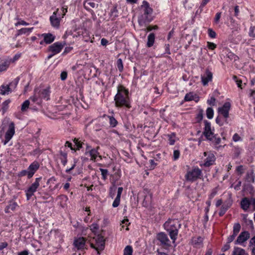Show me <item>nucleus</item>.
<instances>
[{
    "label": "nucleus",
    "mask_w": 255,
    "mask_h": 255,
    "mask_svg": "<svg viewBox=\"0 0 255 255\" xmlns=\"http://www.w3.org/2000/svg\"><path fill=\"white\" fill-rule=\"evenodd\" d=\"M115 104L117 107H130L128 96V90L123 85L118 87V92L115 96Z\"/></svg>",
    "instance_id": "obj_1"
},
{
    "label": "nucleus",
    "mask_w": 255,
    "mask_h": 255,
    "mask_svg": "<svg viewBox=\"0 0 255 255\" xmlns=\"http://www.w3.org/2000/svg\"><path fill=\"white\" fill-rule=\"evenodd\" d=\"M181 226L179 222L177 219H169L164 224V229L169 233V235L173 243L177 239L178 230Z\"/></svg>",
    "instance_id": "obj_2"
},
{
    "label": "nucleus",
    "mask_w": 255,
    "mask_h": 255,
    "mask_svg": "<svg viewBox=\"0 0 255 255\" xmlns=\"http://www.w3.org/2000/svg\"><path fill=\"white\" fill-rule=\"evenodd\" d=\"M140 15L138 19L140 25H142L146 22H149L152 19V9L149 6V3L146 1H143L140 6Z\"/></svg>",
    "instance_id": "obj_3"
},
{
    "label": "nucleus",
    "mask_w": 255,
    "mask_h": 255,
    "mask_svg": "<svg viewBox=\"0 0 255 255\" xmlns=\"http://www.w3.org/2000/svg\"><path fill=\"white\" fill-rule=\"evenodd\" d=\"M50 94V91L49 87L39 90L35 89L33 96L30 97L29 100L34 103L40 105L42 99L46 101L49 100Z\"/></svg>",
    "instance_id": "obj_4"
},
{
    "label": "nucleus",
    "mask_w": 255,
    "mask_h": 255,
    "mask_svg": "<svg viewBox=\"0 0 255 255\" xmlns=\"http://www.w3.org/2000/svg\"><path fill=\"white\" fill-rule=\"evenodd\" d=\"M89 242L92 248L94 249L100 254V251H103L105 248V240L103 237L97 235L89 240Z\"/></svg>",
    "instance_id": "obj_5"
},
{
    "label": "nucleus",
    "mask_w": 255,
    "mask_h": 255,
    "mask_svg": "<svg viewBox=\"0 0 255 255\" xmlns=\"http://www.w3.org/2000/svg\"><path fill=\"white\" fill-rule=\"evenodd\" d=\"M202 171L198 167H194L187 171L185 175L187 181L193 182L200 178Z\"/></svg>",
    "instance_id": "obj_6"
},
{
    "label": "nucleus",
    "mask_w": 255,
    "mask_h": 255,
    "mask_svg": "<svg viewBox=\"0 0 255 255\" xmlns=\"http://www.w3.org/2000/svg\"><path fill=\"white\" fill-rule=\"evenodd\" d=\"M41 178H36L34 182L25 190L26 198L27 200H30L34 193L37 191L40 185Z\"/></svg>",
    "instance_id": "obj_7"
},
{
    "label": "nucleus",
    "mask_w": 255,
    "mask_h": 255,
    "mask_svg": "<svg viewBox=\"0 0 255 255\" xmlns=\"http://www.w3.org/2000/svg\"><path fill=\"white\" fill-rule=\"evenodd\" d=\"M15 133V126L12 122L9 123L8 125V128L5 132L4 135V139L2 141L3 144H6L9 140L12 138Z\"/></svg>",
    "instance_id": "obj_8"
},
{
    "label": "nucleus",
    "mask_w": 255,
    "mask_h": 255,
    "mask_svg": "<svg viewBox=\"0 0 255 255\" xmlns=\"http://www.w3.org/2000/svg\"><path fill=\"white\" fill-rule=\"evenodd\" d=\"M204 123V135L207 139L212 140L214 137V128L211 127V123L207 121H205Z\"/></svg>",
    "instance_id": "obj_9"
},
{
    "label": "nucleus",
    "mask_w": 255,
    "mask_h": 255,
    "mask_svg": "<svg viewBox=\"0 0 255 255\" xmlns=\"http://www.w3.org/2000/svg\"><path fill=\"white\" fill-rule=\"evenodd\" d=\"M251 205L253 206V210H255V198L245 197L241 201V207L245 211L248 210Z\"/></svg>",
    "instance_id": "obj_10"
},
{
    "label": "nucleus",
    "mask_w": 255,
    "mask_h": 255,
    "mask_svg": "<svg viewBox=\"0 0 255 255\" xmlns=\"http://www.w3.org/2000/svg\"><path fill=\"white\" fill-rule=\"evenodd\" d=\"M202 158L204 161V165L205 166L213 165L216 159L214 154L211 152H205Z\"/></svg>",
    "instance_id": "obj_11"
},
{
    "label": "nucleus",
    "mask_w": 255,
    "mask_h": 255,
    "mask_svg": "<svg viewBox=\"0 0 255 255\" xmlns=\"http://www.w3.org/2000/svg\"><path fill=\"white\" fill-rule=\"evenodd\" d=\"M65 45V42H57L49 46L48 50L53 54H56L61 52Z\"/></svg>",
    "instance_id": "obj_12"
},
{
    "label": "nucleus",
    "mask_w": 255,
    "mask_h": 255,
    "mask_svg": "<svg viewBox=\"0 0 255 255\" xmlns=\"http://www.w3.org/2000/svg\"><path fill=\"white\" fill-rule=\"evenodd\" d=\"M156 239L160 242V244L165 247L170 246V241L167 235L163 232L158 233L156 236Z\"/></svg>",
    "instance_id": "obj_13"
},
{
    "label": "nucleus",
    "mask_w": 255,
    "mask_h": 255,
    "mask_svg": "<svg viewBox=\"0 0 255 255\" xmlns=\"http://www.w3.org/2000/svg\"><path fill=\"white\" fill-rule=\"evenodd\" d=\"M78 161L79 160L77 158H74L72 166L70 167H67L65 170V172L67 173H71L72 170L74 169H76V172L73 174V175H75L77 174H80L82 171V167H79V166H78L77 164Z\"/></svg>",
    "instance_id": "obj_14"
},
{
    "label": "nucleus",
    "mask_w": 255,
    "mask_h": 255,
    "mask_svg": "<svg viewBox=\"0 0 255 255\" xmlns=\"http://www.w3.org/2000/svg\"><path fill=\"white\" fill-rule=\"evenodd\" d=\"M250 238V233L247 231L242 232L235 242L236 244H239L245 247V243Z\"/></svg>",
    "instance_id": "obj_15"
},
{
    "label": "nucleus",
    "mask_w": 255,
    "mask_h": 255,
    "mask_svg": "<svg viewBox=\"0 0 255 255\" xmlns=\"http://www.w3.org/2000/svg\"><path fill=\"white\" fill-rule=\"evenodd\" d=\"M85 154L91 157V160L96 161L98 160V158L101 159V156L97 151V149L95 148L90 149L89 146L87 147Z\"/></svg>",
    "instance_id": "obj_16"
},
{
    "label": "nucleus",
    "mask_w": 255,
    "mask_h": 255,
    "mask_svg": "<svg viewBox=\"0 0 255 255\" xmlns=\"http://www.w3.org/2000/svg\"><path fill=\"white\" fill-rule=\"evenodd\" d=\"M213 74L208 69H206L205 72L201 75V81L203 86H207L208 83L212 80Z\"/></svg>",
    "instance_id": "obj_17"
},
{
    "label": "nucleus",
    "mask_w": 255,
    "mask_h": 255,
    "mask_svg": "<svg viewBox=\"0 0 255 255\" xmlns=\"http://www.w3.org/2000/svg\"><path fill=\"white\" fill-rule=\"evenodd\" d=\"M229 118V113H219L216 121V123L220 126L225 123H228Z\"/></svg>",
    "instance_id": "obj_18"
},
{
    "label": "nucleus",
    "mask_w": 255,
    "mask_h": 255,
    "mask_svg": "<svg viewBox=\"0 0 255 255\" xmlns=\"http://www.w3.org/2000/svg\"><path fill=\"white\" fill-rule=\"evenodd\" d=\"M39 36H41L43 38V40L39 42L40 44H43L44 42L46 44H50L54 41L55 38V36L49 33H43L41 35H39Z\"/></svg>",
    "instance_id": "obj_19"
},
{
    "label": "nucleus",
    "mask_w": 255,
    "mask_h": 255,
    "mask_svg": "<svg viewBox=\"0 0 255 255\" xmlns=\"http://www.w3.org/2000/svg\"><path fill=\"white\" fill-rule=\"evenodd\" d=\"M39 163L35 161L30 164L27 168L29 172V179L31 178L33 176L36 171L39 169Z\"/></svg>",
    "instance_id": "obj_20"
},
{
    "label": "nucleus",
    "mask_w": 255,
    "mask_h": 255,
    "mask_svg": "<svg viewBox=\"0 0 255 255\" xmlns=\"http://www.w3.org/2000/svg\"><path fill=\"white\" fill-rule=\"evenodd\" d=\"M58 9L53 13L52 15L50 17V20L51 25L55 27H58L60 24V19L56 17L57 14H59Z\"/></svg>",
    "instance_id": "obj_21"
},
{
    "label": "nucleus",
    "mask_w": 255,
    "mask_h": 255,
    "mask_svg": "<svg viewBox=\"0 0 255 255\" xmlns=\"http://www.w3.org/2000/svg\"><path fill=\"white\" fill-rule=\"evenodd\" d=\"M84 7L88 10L97 8L98 3L95 0H86L84 2Z\"/></svg>",
    "instance_id": "obj_22"
},
{
    "label": "nucleus",
    "mask_w": 255,
    "mask_h": 255,
    "mask_svg": "<svg viewBox=\"0 0 255 255\" xmlns=\"http://www.w3.org/2000/svg\"><path fill=\"white\" fill-rule=\"evenodd\" d=\"M11 61V60H9V59H0V72L7 69Z\"/></svg>",
    "instance_id": "obj_23"
},
{
    "label": "nucleus",
    "mask_w": 255,
    "mask_h": 255,
    "mask_svg": "<svg viewBox=\"0 0 255 255\" xmlns=\"http://www.w3.org/2000/svg\"><path fill=\"white\" fill-rule=\"evenodd\" d=\"M85 240L83 237H80L75 240L74 245L78 249H82L85 245Z\"/></svg>",
    "instance_id": "obj_24"
},
{
    "label": "nucleus",
    "mask_w": 255,
    "mask_h": 255,
    "mask_svg": "<svg viewBox=\"0 0 255 255\" xmlns=\"http://www.w3.org/2000/svg\"><path fill=\"white\" fill-rule=\"evenodd\" d=\"M74 143L75 145L76 146V148H74L72 146V143L69 141H66L65 143V146L69 147L71 148L72 150H75V149H80L82 147V143L79 141L78 139H75L74 140Z\"/></svg>",
    "instance_id": "obj_25"
},
{
    "label": "nucleus",
    "mask_w": 255,
    "mask_h": 255,
    "mask_svg": "<svg viewBox=\"0 0 255 255\" xmlns=\"http://www.w3.org/2000/svg\"><path fill=\"white\" fill-rule=\"evenodd\" d=\"M11 91V88L8 84H3L0 87V94L2 95H8Z\"/></svg>",
    "instance_id": "obj_26"
},
{
    "label": "nucleus",
    "mask_w": 255,
    "mask_h": 255,
    "mask_svg": "<svg viewBox=\"0 0 255 255\" xmlns=\"http://www.w3.org/2000/svg\"><path fill=\"white\" fill-rule=\"evenodd\" d=\"M165 136L167 137L168 143L170 145H174L176 141L177 140L176 134L174 132L167 134Z\"/></svg>",
    "instance_id": "obj_27"
},
{
    "label": "nucleus",
    "mask_w": 255,
    "mask_h": 255,
    "mask_svg": "<svg viewBox=\"0 0 255 255\" xmlns=\"http://www.w3.org/2000/svg\"><path fill=\"white\" fill-rule=\"evenodd\" d=\"M33 29V27L21 28L20 29H19L17 31L15 36H18L19 35L26 33L29 34L30 32H31Z\"/></svg>",
    "instance_id": "obj_28"
},
{
    "label": "nucleus",
    "mask_w": 255,
    "mask_h": 255,
    "mask_svg": "<svg viewBox=\"0 0 255 255\" xmlns=\"http://www.w3.org/2000/svg\"><path fill=\"white\" fill-rule=\"evenodd\" d=\"M203 239L201 237H194L192 239V243L196 247H200L202 246Z\"/></svg>",
    "instance_id": "obj_29"
},
{
    "label": "nucleus",
    "mask_w": 255,
    "mask_h": 255,
    "mask_svg": "<svg viewBox=\"0 0 255 255\" xmlns=\"http://www.w3.org/2000/svg\"><path fill=\"white\" fill-rule=\"evenodd\" d=\"M255 176L253 171H248L247 173L246 180L248 182L254 183L255 182Z\"/></svg>",
    "instance_id": "obj_30"
},
{
    "label": "nucleus",
    "mask_w": 255,
    "mask_h": 255,
    "mask_svg": "<svg viewBox=\"0 0 255 255\" xmlns=\"http://www.w3.org/2000/svg\"><path fill=\"white\" fill-rule=\"evenodd\" d=\"M232 255H248V254L246 253L245 250L241 248L235 247Z\"/></svg>",
    "instance_id": "obj_31"
},
{
    "label": "nucleus",
    "mask_w": 255,
    "mask_h": 255,
    "mask_svg": "<svg viewBox=\"0 0 255 255\" xmlns=\"http://www.w3.org/2000/svg\"><path fill=\"white\" fill-rule=\"evenodd\" d=\"M155 35L153 33H150L147 37V46L148 47H151L154 42Z\"/></svg>",
    "instance_id": "obj_32"
},
{
    "label": "nucleus",
    "mask_w": 255,
    "mask_h": 255,
    "mask_svg": "<svg viewBox=\"0 0 255 255\" xmlns=\"http://www.w3.org/2000/svg\"><path fill=\"white\" fill-rule=\"evenodd\" d=\"M60 159L61 163L65 166L67 163V154L66 152L61 151L60 154Z\"/></svg>",
    "instance_id": "obj_33"
},
{
    "label": "nucleus",
    "mask_w": 255,
    "mask_h": 255,
    "mask_svg": "<svg viewBox=\"0 0 255 255\" xmlns=\"http://www.w3.org/2000/svg\"><path fill=\"white\" fill-rule=\"evenodd\" d=\"M58 199L60 200V205L62 207H64L67 205V202L68 200L67 196L64 195H61L58 197Z\"/></svg>",
    "instance_id": "obj_34"
},
{
    "label": "nucleus",
    "mask_w": 255,
    "mask_h": 255,
    "mask_svg": "<svg viewBox=\"0 0 255 255\" xmlns=\"http://www.w3.org/2000/svg\"><path fill=\"white\" fill-rule=\"evenodd\" d=\"M231 108V103L226 102L222 107L218 108V112H229Z\"/></svg>",
    "instance_id": "obj_35"
},
{
    "label": "nucleus",
    "mask_w": 255,
    "mask_h": 255,
    "mask_svg": "<svg viewBox=\"0 0 255 255\" xmlns=\"http://www.w3.org/2000/svg\"><path fill=\"white\" fill-rule=\"evenodd\" d=\"M197 98L196 94H194L193 92H190L189 93H187L185 97H184V100L185 101H190L192 100H195L196 98Z\"/></svg>",
    "instance_id": "obj_36"
},
{
    "label": "nucleus",
    "mask_w": 255,
    "mask_h": 255,
    "mask_svg": "<svg viewBox=\"0 0 255 255\" xmlns=\"http://www.w3.org/2000/svg\"><path fill=\"white\" fill-rule=\"evenodd\" d=\"M17 206V205L15 202H10L9 205L5 208V212L6 213H8L9 212L10 210L13 211L15 209Z\"/></svg>",
    "instance_id": "obj_37"
},
{
    "label": "nucleus",
    "mask_w": 255,
    "mask_h": 255,
    "mask_svg": "<svg viewBox=\"0 0 255 255\" xmlns=\"http://www.w3.org/2000/svg\"><path fill=\"white\" fill-rule=\"evenodd\" d=\"M110 16L112 20H114L118 16V10L116 7H114L111 10Z\"/></svg>",
    "instance_id": "obj_38"
},
{
    "label": "nucleus",
    "mask_w": 255,
    "mask_h": 255,
    "mask_svg": "<svg viewBox=\"0 0 255 255\" xmlns=\"http://www.w3.org/2000/svg\"><path fill=\"white\" fill-rule=\"evenodd\" d=\"M229 207H230V206H229L228 205H225V204L223 205L222 206L220 211L219 213V216H223Z\"/></svg>",
    "instance_id": "obj_39"
},
{
    "label": "nucleus",
    "mask_w": 255,
    "mask_h": 255,
    "mask_svg": "<svg viewBox=\"0 0 255 255\" xmlns=\"http://www.w3.org/2000/svg\"><path fill=\"white\" fill-rule=\"evenodd\" d=\"M132 248L130 246H127L124 250V255H132Z\"/></svg>",
    "instance_id": "obj_40"
},
{
    "label": "nucleus",
    "mask_w": 255,
    "mask_h": 255,
    "mask_svg": "<svg viewBox=\"0 0 255 255\" xmlns=\"http://www.w3.org/2000/svg\"><path fill=\"white\" fill-rule=\"evenodd\" d=\"M10 103V100H7L2 103L1 109L3 112L7 111L8 109V105Z\"/></svg>",
    "instance_id": "obj_41"
},
{
    "label": "nucleus",
    "mask_w": 255,
    "mask_h": 255,
    "mask_svg": "<svg viewBox=\"0 0 255 255\" xmlns=\"http://www.w3.org/2000/svg\"><path fill=\"white\" fill-rule=\"evenodd\" d=\"M30 105L32 106V104H30V103L29 100L25 101L21 105V110L23 111L26 110Z\"/></svg>",
    "instance_id": "obj_42"
},
{
    "label": "nucleus",
    "mask_w": 255,
    "mask_h": 255,
    "mask_svg": "<svg viewBox=\"0 0 255 255\" xmlns=\"http://www.w3.org/2000/svg\"><path fill=\"white\" fill-rule=\"evenodd\" d=\"M100 170L101 172V175L102 176L103 179L106 180L107 179V177L109 174L108 170L103 168H100Z\"/></svg>",
    "instance_id": "obj_43"
},
{
    "label": "nucleus",
    "mask_w": 255,
    "mask_h": 255,
    "mask_svg": "<svg viewBox=\"0 0 255 255\" xmlns=\"http://www.w3.org/2000/svg\"><path fill=\"white\" fill-rule=\"evenodd\" d=\"M241 229V225L239 223H236L233 227V233L237 235Z\"/></svg>",
    "instance_id": "obj_44"
},
{
    "label": "nucleus",
    "mask_w": 255,
    "mask_h": 255,
    "mask_svg": "<svg viewBox=\"0 0 255 255\" xmlns=\"http://www.w3.org/2000/svg\"><path fill=\"white\" fill-rule=\"evenodd\" d=\"M117 66L118 69L120 72H122L124 69L123 64V61L120 58L118 59L117 61Z\"/></svg>",
    "instance_id": "obj_45"
},
{
    "label": "nucleus",
    "mask_w": 255,
    "mask_h": 255,
    "mask_svg": "<svg viewBox=\"0 0 255 255\" xmlns=\"http://www.w3.org/2000/svg\"><path fill=\"white\" fill-rule=\"evenodd\" d=\"M109 119L110 124L111 127H115L117 125V120L113 117H108Z\"/></svg>",
    "instance_id": "obj_46"
},
{
    "label": "nucleus",
    "mask_w": 255,
    "mask_h": 255,
    "mask_svg": "<svg viewBox=\"0 0 255 255\" xmlns=\"http://www.w3.org/2000/svg\"><path fill=\"white\" fill-rule=\"evenodd\" d=\"M218 190V188L217 187L212 190L210 194L209 195V198L210 199V200H212L217 194Z\"/></svg>",
    "instance_id": "obj_47"
},
{
    "label": "nucleus",
    "mask_w": 255,
    "mask_h": 255,
    "mask_svg": "<svg viewBox=\"0 0 255 255\" xmlns=\"http://www.w3.org/2000/svg\"><path fill=\"white\" fill-rule=\"evenodd\" d=\"M99 229V226L96 223H93L90 226V229L92 231V232L94 233H96Z\"/></svg>",
    "instance_id": "obj_48"
},
{
    "label": "nucleus",
    "mask_w": 255,
    "mask_h": 255,
    "mask_svg": "<svg viewBox=\"0 0 255 255\" xmlns=\"http://www.w3.org/2000/svg\"><path fill=\"white\" fill-rule=\"evenodd\" d=\"M249 35L251 37H255V25L251 26L250 28Z\"/></svg>",
    "instance_id": "obj_49"
},
{
    "label": "nucleus",
    "mask_w": 255,
    "mask_h": 255,
    "mask_svg": "<svg viewBox=\"0 0 255 255\" xmlns=\"http://www.w3.org/2000/svg\"><path fill=\"white\" fill-rule=\"evenodd\" d=\"M29 24L27 23L26 21H25L23 20H22L21 19L18 18V21L15 23V26H17L19 25H28Z\"/></svg>",
    "instance_id": "obj_50"
},
{
    "label": "nucleus",
    "mask_w": 255,
    "mask_h": 255,
    "mask_svg": "<svg viewBox=\"0 0 255 255\" xmlns=\"http://www.w3.org/2000/svg\"><path fill=\"white\" fill-rule=\"evenodd\" d=\"M120 200H121V198L116 197V198H115V199L114 200V201L113 203V204H112L113 207L114 208H116V207H117L118 206H119V205H120Z\"/></svg>",
    "instance_id": "obj_51"
},
{
    "label": "nucleus",
    "mask_w": 255,
    "mask_h": 255,
    "mask_svg": "<svg viewBox=\"0 0 255 255\" xmlns=\"http://www.w3.org/2000/svg\"><path fill=\"white\" fill-rule=\"evenodd\" d=\"M18 82V79L16 78L12 82H10L8 85H9V87L10 88H15Z\"/></svg>",
    "instance_id": "obj_52"
},
{
    "label": "nucleus",
    "mask_w": 255,
    "mask_h": 255,
    "mask_svg": "<svg viewBox=\"0 0 255 255\" xmlns=\"http://www.w3.org/2000/svg\"><path fill=\"white\" fill-rule=\"evenodd\" d=\"M180 156V152L178 150H175L173 152V160H177Z\"/></svg>",
    "instance_id": "obj_53"
},
{
    "label": "nucleus",
    "mask_w": 255,
    "mask_h": 255,
    "mask_svg": "<svg viewBox=\"0 0 255 255\" xmlns=\"http://www.w3.org/2000/svg\"><path fill=\"white\" fill-rule=\"evenodd\" d=\"M55 113H45V116L50 119H56Z\"/></svg>",
    "instance_id": "obj_54"
},
{
    "label": "nucleus",
    "mask_w": 255,
    "mask_h": 255,
    "mask_svg": "<svg viewBox=\"0 0 255 255\" xmlns=\"http://www.w3.org/2000/svg\"><path fill=\"white\" fill-rule=\"evenodd\" d=\"M208 34L211 38H215L216 36V32L211 28L208 29Z\"/></svg>",
    "instance_id": "obj_55"
},
{
    "label": "nucleus",
    "mask_w": 255,
    "mask_h": 255,
    "mask_svg": "<svg viewBox=\"0 0 255 255\" xmlns=\"http://www.w3.org/2000/svg\"><path fill=\"white\" fill-rule=\"evenodd\" d=\"M233 140L235 142H237L242 140V138L238 133H235L233 136Z\"/></svg>",
    "instance_id": "obj_56"
},
{
    "label": "nucleus",
    "mask_w": 255,
    "mask_h": 255,
    "mask_svg": "<svg viewBox=\"0 0 255 255\" xmlns=\"http://www.w3.org/2000/svg\"><path fill=\"white\" fill-rule=\"evenodd\" d=\"M216 99L214 97H211L208 100L207 103L210 106H214L215 105Z\"/></svg>",
    "instance_id": "obj_57"
},
{
    "label": "nucleus",
    "mask_w": 255,
    "mask_h": 255,
    "mask_svg": "<svg viewBox=\"0 0 255 255\" xmlns=\"http://www.w3.org/2000/svg\"><path fill=\"white\" fill-rule=\"evenodd\" d=\"M216 45L212 42H208L207 43V47L209 49L211 50H214L216 48Z\"/></svg>",
    "instance_id": "obj_58"
},
{
    "label": "nucleus",
    "mask_w": 255,
    "mask_h": 255,
    "mask_svg": "<svg viewBox=\"0 0 255 255\" xmlns=\"http://www.w3.org/2000/svg\"><path fill=\"white\" fill-rule=\"evenodd\" d=\"M19 175L21 176H27V178H29V172H28V170L27 169L26 170H22L20 172Z\"/></svg>",
    "instance_id": "obj_59"
},
{
    "label": "nucleus",
    "mask_w": 255,
    "mask_h": 255,
    "mask_svg": "<svg viewBox=\"0 0 255 255\" xmlns=\"http://www.w3.org/2000/svg\"><path fill=\"white\" fill-rule=\"evenodd\" d=\"M234 79L235 80L236 82L238 87L242 89L243 88L242 87V80L238 79L237 76H234Z\"/></svg>",
    "instance_id": "obj_60"
},
{
    "label": "nucleus",
    "mask_w": 255,
    "mask_h": 255,
    "mask_svg": "<svg viewBox=\"0 0 255 255\" xmlns=\"http://www.w3.org/2000/svg\"><path fill=\"white\" fill-rule=\"evenodd\" d=\"M236 171L239 174H242L244 172V167L242 165L237 167Z\"/></svg>",
    "instance_id": "obj_61"
},
{
    "label": "nucleus",
    "mask_w": 255,
    "mask_h": 255,
    "mask_svg": "<svg viewBox=\"0 0 255 255\" xmlns=\"http://www.w3.org/2000/svg\"><path fill=\"white\" fill-rule=\"evenodd\" d=\"M221 12H218L216 13L215 17V22L216 23H218L221 18Z\"/></svg>",
    "instance_id": "obj_62"
},
{
    "label": "nucleus",
    "mask_w": 255,
    "mask_h": 255,
    "mask_svg": "<svg viewBox=\"0 0 255 255\" xmlns=\"http://www.w3.org/2000/svg\"><path fill=\"white\" fill-rule=\"evenodd\" d=\"M241 184H242V182L241 181H239L238 182V183L235 185L234 186L232 185V187H233L234 188L238 191V190H239L241 188Z\"/></svg>",
    "instance_id": "obj_63"
},
{
    "label": "nucleus",
    "mask_w": 255,
    "mask_h": 255,
    "mask_svg": "<svg viewBox=\"0 0 255 255\" xmlns=\"http://www.w3.org/2000/svg\"><path fill=\"white\" fill-rule=\"evenodd\" d=\"M236 236V235H235L234 233H233L232 235L230 236L228 238V243H231L232 241H233Z\"/></svg>",
    "instance_id": "obj_64"
}]
</instances>
